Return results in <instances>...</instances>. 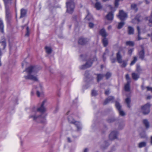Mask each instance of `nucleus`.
<instances>
[{"label": "nucleus", "mask_w": 152, "mask_h": 152, "mask_svg": "<svg viewBox=\"0 0 152 152\" xmlns=\"http://www.w3.org/2000/svg\"><path fill=\"white\" fill-rule=\"evenodd\" d=\"M47 100H44L42 102L40 107H33L31 110V114L29 115L30 118H32L33 121L38 122L44 123L45 122V119L44 117H42L41 115H38L37 113L39 112L43 113L46 111L45 107H44L45 104Z\"/></svg>", "instance_id": "nucleus-1"}, {"label": "nucleus", "mask_w": 152, "mask_h": 152, "mask_svg": "<svg viewBox=\"0 0 152 152\" xmlns=\"http://www.w3.org/2000/svg\"><path fill=\"white\" fill-rule=\"evenodd\" d=\"M41 69L40 67L37 66H30L25 70L28 73V75L24 76V78L26 80L30 79L34 81H37L38 79L37 77L35 76L31 75V74L36 73Z\"/></svg>", "instance_id": "nucleus-2"}, {"label": "nucleus", "mask_w": 152, "mask_h": 152, "mask_svg": "<svg viewBox=\"0 0 152 152\" xmlns=\"http://www.w3.org/2000/svg\"><path fill=\"white\" fill-rule=\"evenodd\" d=\"M80 58L82 61H86V63L80 67L81 69H85L91 66L94 61L95 60L96 58H90L87 55H81L80 56Z\"/></svg>", "instance_id": "nucleus-3"}, {"label": "nucleus", "mask_w": 152, "mask_h": 152, "mask_svg": "<svg viewBox=\"0 0 152 152\" xmlns=\"http://www.w3.org/2000/svg\"><path fill=\"white\" fill-rule=\"evenodd\" d=\"M5 7L6 19L7 23H10L12 18L11 11L8 4H11L12 0H3Z\"/></svg>", "instance_id": "nucleus-4"}, {"label": "nucleus", "mask_w": 152, "mask_h": 152, "mask_svg": "<svg viewBox=\"0 0 152 152\" xmlns=\"http://www.w3.org/2000/svg\"><path fill=\"white\" fill-rule=\"evenodd\" d=\"M67 8L66 12L69 14H72L75 8L74 0H69L66 3Z\"/></svg>", "instance_id": "nucleus-5"}, {"label": "nucleus", "mask_w": 152, "mask_h": 152, "mask_svg": "<svg viewBox=\"0 0 152 152\" xmlns=\"http://www.w3.org/2000/svg\"><path fill=\"white\" fill-rule=\"evenodd\" d=\"M116 57L118 62L119 64H122L121 65V67L122 68H125L126 67L127 62L124 60L122 61V57L120 51H118L116 54Z\"/></svg>", "instance_id": "nucleus-6"}, {"label": "nucleus", "mask_w": 152, "mask_h": 152, "mask_svg": "<svg viewBox=\"0 0 152 152\" xmlns=\"http://www.w3.org/2000/svg\"><path fill=\"white\" fill-rule=\"evenodd\" d=\"M150 104L147 103L141 107V110L143 114L144 115H147L150 112Z\"/></svg>", "instance_id": "nucleus-7"}, {"label": "nucleus", "mask_w": 152, "mask_h": 152, "mask_svg": "<svg viewBox=\"0 0 152 152\" xmlns=\"http://www.w3.org/2000/svg\"><path fill=\"white\" fill-rule=\"evenodd\" d=\"M127 14L123 10H120L119 12V14L118 15V18L121 21H124L127 18Z\"/></svg>", "instance_id": "nucleus-8"}, {"label": "nucleus", "mask_w": 152, "mask_h": 152, "mask_svg": "<svg viewBox=\"0 0 152 152\" xmlns=\"http://www.w3.org/2000/svg\"><path fill=\"white\" fill-rule=\"evenodd\" d=\"M68 120L70 123L72 124L75 125L76 127L77 131H79L81 129V126L80 123L79 122L76 121H71L69 120V118H68Z\"/></svg>", "instance_id": "nucleus-9"}, {"label": "nucleus", "mask_w": 152, "mask_h": 152, "mask_svg": "<svg viewBox=\"0 0 152 152\" xmlns=\"http://www.w3.org/2000/svg\"><path fill=\"white\" fill-rule=\"evenodd\" d=\"M85 80L87 82L93 79V77L90 75L88 71H86L84 74Z\"/></svg>", "instance_id": "nucleus-10"}, {"label": "nucleus", "mask_w": 152, "mask_h": 152, "mask_svg": "<svg viewBox=\"0 0 152 152\" xmlns=\"http://www.w3.org/2000/svg\"><path fill=\"white\" fill-rule=\"evenodd\" d=\"M118 132L116 131H113L110 133L109 137L110 140H112L117 138Z\"/></svg>", "instance_id": "nucleus-11"}, {"label": "nucleus", "mask_w": 152, "mask_h": 152, "mask_svg": "<svg viewBox=\"0 0 152 152\" xmlns=\"http://www.w3.org/2000/svg\"><path fill=\"white\" fill-rule=\"evenodd\" d=\"M89 41V39L87 38L81 37L79 39L78 43L80 45H83L86 44Z\"/></svg>", "instance_id": "nucleus-12"}, {"label": "nucleus", "mask_w": 152, "mask_h": 152, "mask_svg": "<svg viewBox=\"0 0 152 152\" xmlns=\"http://www.w3.org/2000/svg\"><path fill=\"white\" fill-rule=\"evenodd\" d=\"M106 19L108 20L112 21L113 19L114 14L113 12L111 11L108 13L106 16Z\"/></svg>", "instance_id": "nucleus-13"}, {"label": "nucleus", "mask_w": 152, "mask_h": 152, "mask_svg": "<svg viewBox=\"0 0 152 152\" xmlns=\"http://www.w3.org/2000/svg\"><path fill=\"white\" fill-rule=\"evenodd\" d=\"M114 99V97L113 96H109L105 100L103 103L104 105H106L107 103L110 102H113Z\"/></svg>", "instance_id": "nucleus-14"}, {"label": "nucleus", "mask_w": 152, "mask_h": 152, "mask_svg": "<svg viewBox=\"0 0 152 152\" xmlns=\"http://www.w3.org/2000/svg\"><path fill=\"white\" fill-rule=\"evenodd\" d=\"M27 10L26 9L22 8L20 10V18H21L26 16Z\"/></svg>", "instance_id": "nucleus-15"}, {"label": "nucleus", "mask_w": 152, "mask_h": 152, "mask_svg": "<svg viewBox=\"0 0 152 152\" xmlns=\"http://www.w3.org/2000/svg\"><path fill=\"white\" fill-rule=\"evenodd\" d=\"M142 50L139 52V58L141 59L142 60L144 59L145 57V52L144 48L142 46H141Z\"/></svg>", "instance_id": "nucleus-16"}, {"label": "nucleus", "mask_w": 152, "mask_h": 152, "mask_svg": "<svg viewBox=\"0 0 152 152\" xmlns=\"http://www.w3.org/2000/svg\"><path fill=\"white\" fill-rule=\"evenodd\" d=\"M99 33L103 37H106L108 35L104 28H102L99 31Z\"/></svg>", "instance_id": "nucleus-17"}, {"label": "nucleus", "mask_w": 152, "mask_h": 152, "mask_svg": "<svg viewBox=\"0 0 152 152\" xmlns=\"http://www.w3.org/2000/svg\"><path fill=\"white\" fill-rule=\"evenodd\" d=\"M128 34L129 35H132L134 34V29L131 26H128L127 28Z\"/></svg>", "instance_id": "nucleus-18"}, {"label": "nucleus", "mask_w": 152, "mask_h": 152, "mask_svg": "<svg viewBox=\"0 0 152 152\" xmlns=\"http://www.w3.org/2000/svg\"><path fill=\"white\" fill-rule=\"evenodd\" d=\"M97 76L96 79L97 82H99L100 80H102L104 76V75L101 74H94Z\"/></svg>", "instance_id": "nucleus-19"}, {"label": "nucleus", "mask_w": 152, "mask_h": 152, "mask_svg": "<svg viewBox=\"0 0 152 152\" xmlns=\"http://www.w3.org/2000/svg\"><path fill=\"white\" fill-rule=\"evenodd\" d=\"M94 7L97 10H99L102 8V6L99 2H97L95 4Z\"/></svg>", "instance_id": "nucleus-20"}, {"label": "nucleus", "mask_w": 152, "mask_h": 152, "mask_svg": "<svg viewBox=\"0 0 152 152\" xmlns=\"http://www.w3.org/2000/svg\"><path fill=\"white\" fill-rule=\"evenodd\" d=\"M6 43L5 41L0 42V49L4 50L6 46Z\"/></svg>", "instance_id": "nucleus-21"}, {"label": "nucleus", "mask_w": 152, "mask_h": 152, "mask_svg": "<svg viewBox=\"0 0 152 152\" xmlns=\"http://www.w3.org/2000/svg\"><path fill=\"white\" fill-rule=\"evenodd\" d=\"M143 123L145 125L146 129H148L149 127V123L147 119H144L143 120Z\"/></svg>", "instance_id": "nucleus-22"}, {"label": "nucleus", "mask_w": 152, "mask_h": 152, "mask_svg": "<svg viewBox=\"0 0 152 152\" xmlns=\"http://www.w3.org/2000/svg\"><path fill=\"white\" fill-rule=\"evenodd\" d=\"M130 83L127 82L126 83L124 86V89L126 91H130Z\"/></svg>", "instance_id": "nucleus-23"}, {"label": "nucleus", "mask_w": 152, "mask_h": 152, "mask_svg": "<svg viewBox=\"0 0 152 152\" xmlns=\"http://www.w3.org/2000/svg\"><path fill=\"white\" fill-rule=\"evenodd\" d=\"M117 120V119L114 117L108 118L107 120V121L109 123H113Z\"/></svg>", "instance_id": "nucleus-24"}, {"label": "nucleus", "mask_w": 152, "mask_h": 152, "mask_svg": "<svg viewBox=\"0 0 152 152\" xmlns=\"http://www.w3.org/2000/svg\"><path fill=\"white\" fill-rule=\"evenodd\" d=\"M87 15L86 17V19L88 20V21L92 20H93V18L90 15L89 12L88 10H87Z\"/></svg>", "instance_id": "nucleus-25"}, {"label": "nucleus", "mask_w": 152, "mask_h": 152, "mask_svg": "<svg viewBox=\"0 0 152 152\" xmlns=\"http://www.w3.org/2000/svg\"><path fill=\"white\" fill-rule=\"evenodd\" d=\"M4 26L3 21L0 18V31L2 33L4 32Z\"/></svg>", "instance_id": "nucleus-26"}, {"label": "nucleus", "mask_w": 152, "mask_h": 152, "mask_svg": "<svg viewBox=\"0 0 152 152\" xmlns=\"http://www.w3.org/2000/svg\"><path fill=\"white\" fill-rule=\"evenodd\" d=\"M125 102L127 105V107L129 108H130L131 107L130 104L131 102V100L130 98L127 97L125 99Z\"/></svg>", "instance_id": "nucleus-27"}, {"label": "nucleus", "mask_w": 152, "mask_h": 152, "mask_svg": "<svg viewBox=\"0 0 152 152\" xmlns=\"http://www.w3.org/2000/svg\"><path fill=\"white\" fill-rule=\"evenodd\" d=\"M45 49L46 52L48 54H50L52 53V50L51 48L48 46H46L45 47Z\"/></svg>", "instance_id": "nucleus-28"}, {"label": "nucleus", "mask_w": 152, "mask_h": 152, "mask_svg": "<svg viewBox=\"0 0 152 152\" xmlns=\"http://www.w3.org/2000/svg\"><path fill=\"white\" fill-rule=\"evenodd\" d=\"M132 78L135 80H137L140 77L139 75L134 73L132 74Z\"/></svg>", "instance_id": "nucleus-29"}, {"label": "nucleus", "mask_w": 152, "mask_h": 152, "mask_svg": "<svg viewBox=\"0 0 152 152\" xmlns=\"http://www.w3.org/2000/svg\"><path fill=\"white\" fill-rule=\"evenodd\" d=\"M146 145V143L145 142H140L138 144V147L139 148H141L145 147Z\"/></svg>", "instance_id": "nucleus-30"}, {"label": "nucleus", "mask_w": 152, "mask_h": 152, "mask_svg": "<svg viewBox=\"0 0 152 152\" xmlns=\"http://www.w3.org/2000/svg\"><path fill=\"white\" fill-rule=\"evenodd\" d=\"M125 23L124 21H122L121 22L119 23L117 27L118 29H120L123 27V26L125 25Z\"/></svg>", "instance_id": "nucleus-31"}, {"label": "nucleus", "mask_w": 152, "mask_h": 152, "mask_svg": "<svg viewBox=\"0 0 152 152\" xmlns=\"http://www.w3.org/2000/svg\"><path fill=\"white\" fill-rule=\"evenodd\" d=\"M126 44L127 45L133 47L134 46V42L133 41H127L126 42Z\"/></svg>", "instance_id": "nucleus-32"}, {"label": "nucleus", "mask_w": 152, "mask_h": 152, "mask_svg": "<svg viewBox=\"0 0 152 152\" xmlns=\"http://www.w3.org/2000/svg\"><path fill=\"white\" fill-rule=\"evenodd\" d=\"M131 9L134 10L136 12L138 10V8L137 7V5L135 4H132L131 5Z\"/></svg>", "instance_id": "nucleus-33"}, {"label": "nucleus", "mask_w": 152, "mask_h": 152, "mask_svg": "<svg viewBox=\"0 0 152 152\" xmlns=\"http://www.w3.org/2000/svg\"><path fill=\"white\" fill-rule=\"evenodd\" d=\"M102 42L104 47L107 46L108 45V40L107 38L104 37L102 39Z\"/></svg>", "instance_id": "nucleus-34"}, {"label": "nucleus", "mask_w": 152, "mask_h": 152, "mask_svg": "<svg viewBox=\"0 0 152 152\" xmlns=\"http://www.w3.org/2000/svg\"><path fill=\"white\" fill-rule=\"evenodd\" d=\"M115 105L116 108L118 110H120L121 108V105L120 104L119 102L117 101H115Z\"/></svg>", "instance_id": "nucleus-35"}, {"label": "nucleus", "mask_w": 152, "mask_h": 152, "mask_svg": "<svg viewBox=\"0 0 152 152\" xmlns=\"http://www.w3.org/2000/svg\"><path fill=\"white\" fill-rule=\"evenodd\" d=\"M111 76V73L109 72H107L106 74L104 75V76H105L106 79H109Z\"/></svg>", "instance_id": "nucleus-36"}, {"label": "nucleus", "mask_w": 152, "mask_h": 152, "mask_svg": "<svg viewBox=\"0 0 152 152\" xmlns=\"http://www.w3.org/2000/svg\"><path fill=\"white\" fill-rule=\"evenodd\" d=\"M141 17V15L140 14H138L136 15L135 17V19L138 22H140V18Z\"/></svg>", "instance_id": "nucleus-37"}, {"label": "nucleus", "mask_w": 152, "mask_h": 152, "mask_svg": "<svg viewBox=\"0 0 152 152\" xmlns=\"http://www.w3.org/2000/svg\"><path fill=\"white\" fill-rule=\"evenodd\" d=\"M30 31L29 28L28 26H27L26 28V33L25 34V36L27 37H28L29 35Z\"/></svg>", "instance_id": "nucleus-38"}, {"label": "nucleus", "mask_w": 152, "mask_h": 152, "mask_svg": "<svg viewBox=\"0 0 152 152\" xmlns=\"http://www.w3.org/2000/svg\"><path fill=\"white\" fill-rule=\"evenodd\" d=\"M137 61V58L136 57H134L133 60L131 62L130 64V65L132 66Z\"/></svg>", "instance_id": "nucleus-39"}, {"label": "nucleus", "mask_w": 152, "mask_h": 152, "mask_svg": "<svg viewBox=\"0 0 152 152\" xmlns=\"http://www.w3.org/2000/svg\"><path fill=\"white\" fill-rule=\"evenodd\" d=\"M97 94V92L95 90H92L91 92V95L92 96H95Z\"/></svg>", "instance_id": "nucleus-40"}, {"label": "nucleus", "mask_w": 152, "mask_h": 152, "mask_svg": "<svg viewBox=\"0 0 152 152\" xmlns=\"http://www.w3.org/2000/svg\"><path fill=\"white\" fill-rule=\"evenodd\" d=\"M136 70L138 73L140 72L142 70L140 66L139 65H137V66Z\"/></svg>", "instance_id": "nucleus-41"}, {"label": "nucleus", "mask_w": 152, "mask_h": 152, "mask_svg": "<svg viewBox=\"0 0 152 152\" xmlns=\"http://www.w3.org/2000/svg\"><path fill=\"white\" fill-rule=\"evenodd\" d=\"M104 143H105V144H106V146H102L101 147L103 149H105L107 148V147L109 145L108 142L107 141H105L104 142Z\"/></svg>", "instance_id": "nucleus-42"}, {"label": "nucleus", "mask_w": 152, "mask_h": 152, "mask_svg": "<svg viewBox=\"0 0 152 152\" xmlns=\"http://www.w3.org/2000/svg\"><path fill=\"white\" fill-rule=\"evenodd\" d=\"M133 50L134 48L130 49L128 50V53L130 56H131Z\"/></svg>", "instance_id": "nucleus-43"}, {"label": "nucleus", "mask_w": 152, "mask_h": 152, "mask_svg": "<svg viewBox=\"0 0 152 152\" xmlns=\"http://www.w3.org/2000/svg\"><path fill=\"white\" fill-rule=\"evenodd\" d=\"M126 80L127 82H129V83L131 82L129 75L128 74H127L126 75Z\"/></svg>", "instance_id": "nucleus-44"}, {"label": "nucleus", "mask_w": 152, "mask_h": 152, "mask_svg": "<svg viewBox=\"0 0 152 152\" xmlns=\"http://www.w3.org/2000/svg\"><path fill=\"white\" fill-rule=\"evenodd\" d=\"M110 89L109 88H108L105 91L104 94L106 95H108L110 93Z\"/></svg>", "instance_id": "nucleus-45"}, {"label": "nucleus", "mask_w": 152, "mask_h": 152, "mask_svg": "<svg viewBox=\"0 0 152 152\" xmlns=\"http://www.w3.org/2000/svg\"><path fill=\"white\" fill-rule=\"evenodd\" d=\"M118 111L119 112L120 115L122 116H124L125 115L124 112L122 110H121V109L120 110H118Z\"/></svg>", "instance_id": "nucleus-46"}, {"label": "nucleus", "mask_w": 152, "mask_h": 152, "mask_svg": "<svg viewBox=\"0 0 152 152\" xmlns=\"http://www.w3.org/2000/svg\"><path fill=\"white\" fill-rule=\"evenodd\" d=\"M149 19L148 21L149 23H151L152 24V11L151 12V13L149 17Z\"/></svg>", "instance_id": "nucleus-47"}, {"label": "nucleus", "mask_w": 152, "mask_h": 152, "mask_svg": "<svg viewBox=\"0 0 152 152\" xmlns=\"http://www.w3.org/2000/svg\"><path fill=\"white\" fill-rule=\"evenodd\" d=\"M88 26L90 28H93L94 26V24L91 22L88 23Z\"/></svg>", "instance_id": "nucleus-48"}, {"label": "nucleus", "mask_w": 152, "mask_h": 152, "mask_svg": "<svg viewBox=\"0 0 152 152\" xmlns=\"http://www.w3.org/2000/svg\"><path fill=\"white\" fill-rule=\"evenodd\" d=\"M118 0H115V6L116 7H117L119 5V2Z\"/></svg>", "instance_id": "nucleus-49"}, {"label": "nucleus", "mask_w": 152, "mask_h": 152, "mask_svg": "<svg viewBox=\"0 0 152 152\" xmlns=\"http://www.w3.org/2000/svg\"><path fill=\"white\" fill-rule=\"evenodd\" d=\"M124 126V123L120 124L119 126L118 129H122Z\"/></svg>", "instance_id": "nucleus-50"}, {"label": "nucleus", "mask_w": 152, "mask_h": 152, "mask_svg": "<svg viewBox=\"0 0 152 152\" xmlns=\"http://www.w3.org/2000/svg\"><path fill=\"white\" fill-rule=\"evenodd\" d=\"M141 33H138L137 40L139 41L142 39H143V38L141 37L140 35Z\"/></svg>", "instance_id": "nucleus-51"}, {"label": "nucleus", "mask_w": 152, "mask_h": 152, "mask_svg": "<svg viewBox=\"0 0 152 152\" xmlns=\"http://www.w3.org/2000/svg\"><path fill=\"white\" fill-rule=\"evenodd\" d=\"M111 62L112 63L115 62L116 61V59L115 58H112L110 59Z\"/></svg>", "instance_id": "nucleus-52"}, {"label": "nucleus", "mask_w": 152, "mask_h": 152, "mask_svg": "<svg viewBox=\"0 0 152 152\" xmlns=\"http://www.w3.org/2000/svg\"><path fill=\"white\" fill-rule=\"evenodd\" d=\"M148 91H151L152 92V88L148 86L146 87Z\"/></svg>", "instance_id": "nucleus-53"}, {"label": "nucleus", "mask_w": 152, "mask_h": 152, "mask_svg": "<svg viewBox=\"0 0 152 152\" xmlns=\"http://www.w3.org/2000/svg\"><path fill=\"white\" fill-rule=\"evenodd\" d=\"M137 29L138 31V33H141L140 32V28L139 26H137Z\"/></svg>", "instance_id": "nucleus-54"}, {"label": "nucleus", "mask_w": 152, "mask_h": 152, "mask_svg": "<svg viewBox=\"0 0 152 152\" xmlns=\"http://www.w3.org/2000/svg\"><path fill=\"white\" fill-rule=\"evenodd\" d=\"M59 109V108L58 107V106H57L56 108V110L54 112V113H56L58 110Z\"/></svg>", "instance_id": "nucleus-55"}, {"label": "nucleus", "mask_w": 152, "mask_h": 152, "mask_svg": "<svg viewBox=\"0 0 152 152\" xmlns=\"http://www.w3.org/2000/svg\"><path fill=\"white\" fill-rule=\"evenodd\" d=\"M37 94L38 97H39L40 96V93L39 91H37Z\"/></svg>", "instance_id": "nucleus-56"}, {"label": "nucleus", "mask_w": 152, "mask_h": 152, "mask_svg": "<svg viewBox=\"0 0 152 152\" xmlns=\"http://www.w3.org/2000/svg\"><path fill=\"white\" fill-rule=\"evenodd\" d=\"M108 7H110V10H113V9H114V8L113 7H112L111 5H109Z\"/></svg>", "instance_id": "nucleus-57"}, {"label": "nucleus", "mask_w": 152, "mask_h": 152, "mask_svg": "<svg viewBox=\"0 0 152 152\" xmlns=\"http://www.w3.org/2000/svg\"><path fill=\"white\" fill-rule=\"evenodd\" d=\"M68 142H71L72 141H71L69 137H68L67 138Z\"/></svg>", "instance_id": "nucleus-58"}, {"label": "nucleus", "mask_w": 152, "mask_h": 152, "mask_svg": "<svg viewBox=\"0 0 152 152\" xmlns=\"http://www.w3.org/2000/svg\"><path fill=\"white\" fill-rule=\"evenodd\" d=\"M88 149L87 148H86L84 151L83 152H88Z\"/></svg>", "instance_id": "nucleus-59"}, {"label": "nucleus", "mask_w": 152, "mask_h": 152, "mask_svg": "<svg viewBox=\"0 0 152 152\" xmlns=\"http://www.w3.org/2000/svg\"><path fill=\"white\" fill-rule=\"evenodd\" d=\"M142 89V90H144L145 89L144 86L143 84L141 86Z\"/></svg>", "instance_id": "nucleus-60"}, {"label": "nucleus", "mask_w": 152, "mask_h": 152, "mask_svg": "<svg viewBox=\"0 0 152 152\" xmlns=\"http://www.w3.org/2000/svg\"><path fill=\"white\" fill-rule=\"evenodd\" d=\"M145 2H146V4H149V1H148V0H145Z\"/></svg>", "instance_id": "nucleus-61"}, {"label": "nucleus", "mask_w": 152, "mask_h": 152, "mask_svg": "<svg viewBox=\"0 0 152 152\" xmlns=\"http://www.w3.org/2000/svg\"><path fill=\"white\" fill-rule=\"evenodd\" d=\"M151 98V96H148L147 97V99H150Z\"/></svg>", "instance_id": "nucleus-62"}, {"label": "nucleus", "mask_w": 152, "mask_h": 152, "mask_svg": "<svg viewBox=\"0 0 152 152\" xmlns=\"http://www.w3.org/2000/svg\"><path fill=\"white\" fill-rule=\"evenodd\" d=\"M150 142H151V145H152V136L151 137Z\"/></svg>", "instance_id": "nucleus-63"}, {"label": "nucleus", "mask_w": 152, "mask_h": 152, "mask_svg": "<svg viewBox=\"0 0 152 152\" xmlns=\"http://www.w3.org/2000/svg\"><path fill=\"white\" fill-rule=\"evenodd\" d=\"M111 28V26H109L108 27V29L109 30V29H110Z\"/></svg>", "instance_id": "nucleus-64"}]
</instances>
